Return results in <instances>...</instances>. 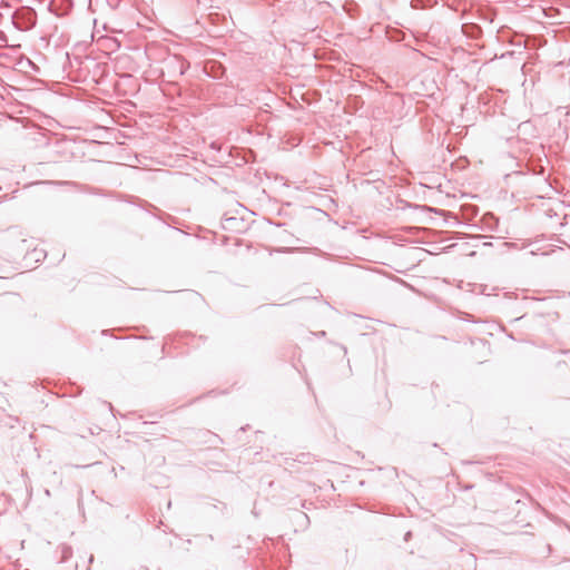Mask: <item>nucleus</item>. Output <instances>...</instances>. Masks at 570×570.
I'll list each match as a JSON object with an SVG mask.
<instances>
[{"label":"nucleus","mask_w":570,"mask_h":570,"mask_svg":"<svg viewBox=\"0 0 570 570\" xmlns=\"http://www.w3.org/2000/svg\"><path fill=\"white\" fill-rule=\"evenodd\" d=\"M543 14L549 18H554L558 13V10H554L553 8H542Z\"/></svg>","instance_id":"nucleus-1"}]
</instances>
